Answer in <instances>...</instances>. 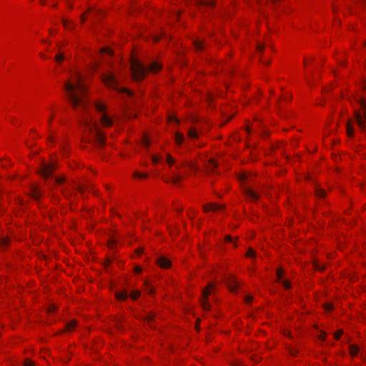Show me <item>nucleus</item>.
<instances>
[{"label": "nucleus", "mask_w": 366, "mask_h": 366, "mask_svg": "<svg viewBox=\"0 0 366 366\" xmlns=\"http://www.w3.org/2000/svg\"><path fill=\"white\" fill-rule=\"evenodd\" d=\"M64 89L69 102L73 109L80 106L86 95V89L81 76L76 74L73 79H69L64 83Z\"/></svg>", "instance_id": "1"}, {"label": "nucleus", "mask_w": 366, "mask_h": 366, "mask_svg": "<svg viewBox=\"0 0 366 366\" xmlns=\"http://www.w3.org/2000/svg\"><path fill=\"white\" fill-rule=\"evenodd\" d=\"M81 142L85 144L92 143L102 147L106 144L107 135L97 124H94L89 127L88 132H84L81 137Z\"/></svg>", "instance_id": "2"}, {"label": "nucleus", "mask_w": 366, "mask_h": 366, "mask_svg": "<svg viewBox=\"0 0 366 366\" xmlns=\"http://www.w3.org/2000/svg\"><path fill=\"white\" fill-rule=\"evenodd\" d=\"M256 52L259 54V61L262 64L266 66L269 65L271 56L274 52V50L268 36H264L262 41L257 43Z\"/></svg>", "instance_id": "3"}, {"label": "nucleus", "mask_w": 366, "mask_h": 366, "mask_svg": "<svg viewBox=\"0 0 366 366\" xmlns=\"http://www.w3.org/2000/svg\"><path fill=\"white\" fill-rule=\"evenodd\" d=\"M129 71L132 81L136 83L142 82L148 74L146 66L137 59H131Z\"/></svg>", "instance_id": "4"}, {"label": "nucleus", "mask_w": 366, "mask_h": 366, "mask_svg": "<svg viewBox=\"0 0 366 366\" xmlns=\"http://www.w3.org/2000/svg\"><path fill=\"white\" fill-rule=\"evenodd\" d=\"M217 283L215 281L209 282L202 290V295L199 298V304L204 311L211 310V305L209 302V297L215 293Z\"/></svg>", "instance_id": "5"}, {"label": "nucleus", "mask_w": 366, "mask_h": 366, "mask_svg": "<svg viewBox=\"0 0 366 366\" xmlns=\"http://www.w3.org/2000/svg\"><path fill=\"white\" fill-rule=\"evenodd\" d=\"M101 81L107 89L112 90L117 89V86L119 85L118 79L112 72L102 73L101 75Z\"/></svg>", "instance_id": "6"}, {"label": "nucleus", "mask_w": 366, "mask_h": 366, "mask_svg": "<svg viewBox=\"0 0 366 366\" xmlns=\"http://www.w3.org/2000/svg\"><path fill=\"white\" fill-rule=\"evenodd\" d=\"M353 117L358 127L362 131H365L366 129V109L355 110Z\"/></svg>", "instance_id": "7"}, {"label": "nucleus", "mask_w": 366, "mask_h": 366, "mask_svg": "<svg viewBox=\"0 0 366 366\" xmlns=\"http://www.w3.org/2000/svg\"><path fill=\"white\" fill-rule=\"evenodd\" d=\"M56 167L57 163L55 162L44 163L39 169V174L44 177V179H48L52 176L56 169Z\"/></svg>", "instance_id": "8"}, {"label": "nucleus", "mask_w": 366, "mask_h": 366, "mask_svg": "<svg viewBox=\"0 0 366 366\" xmlns=\"http://www.w3.org/2000/svg\"><path fill=\"white\" fill-rule=\"evenodd\" d=\"M225 209L226 204L217 202H208L202 206V209L204 213L217 212L220 210H224Z\"/></svg>", "instance_id": "9"}, {"label": "nucleus", "mask_w": 366, "mask_h": 366, "mask_svg": "<svg viewBox=\"0 0 366 366\" xmlns=\"http://www.w3.org/2000/svg\"><path fill=\"white\" fill-rule=\"evenodd\" d=\"M32 199L39 201L43 196L41 187L37 184H31L29 187V192L26 193Z\"/></svg>", "instance_id": "10"}, {"label": "nucleus", "mask_w": 366, "mask_h": 366, "mask_svg": "<svg viewBox=\"0 0 366 366\" xmlns=\"http://www.w3.org/2000/svg\"><path fill=\"white\" fill-rule=\"evenodd\" d=\"M79 325V322L76 319H72L65 324L63 329L60 330L57 335L69 334L74 332Z\"/></svg>", "instance_id": "11"}, {"label": "nucleus", "mask_w": 366, "mask_h": 366, "mask_svg": "<svg viewBox=\"0 0 366 366\" xmlns=\"http://www.w3.org/2000/svg\"><path fill=\"white\" fill-rule=\"evenodd\" d=\"M12 244V238L9 234H0V252H7Z\"/></svg>", "instance_id": "12"}, {"label": "nucleus", "mask_w": 366, "mask_h": 366, "mask_svg": "<svg viewBox=\"0 0 366 366\" xmlns=\"http://www.w3.org/2000/svg\"><path fill=\"white\" fill-rule=\"evenodd\" d=\"M192 46L196 53L203 52L207 49L206 39L196 37L192 41Z\"/></svg>", "instance_id": "13"}, {"label": "nucleus", "mask_w": 366, "mask_h": 366, "mask_svg": "<svg viewBox=\"0 0 366 366\" xmlns=\"http://www.w3.org/2000/svg\"><path fill=\"white\" fill-rule=\"evenodd\" d=\"M155 264L162 269H169L172 267V261L164 256L159 257L155 260Z\"/></svg>", "instance_id": "14"}, {"label": "nucleus", "mask_w": 366, "mask_h": 366, "mask_svg": "<svg viewBox=\"0 0 366 366\" xmlns=\"http://www.w3.org/2000/svg\"><path fill=\"white\" fill-rule=\"evenodd\" d=\"M226 285L229 290L232 292H237L239 282L234 275H229L226 280Z\"/></svg>", "instance_id": "15"}, {"label": "nucleus", "mask_w": 366, "mask_h": 366, "mask_svg": "<svg viewBox=\"0 0 366 366\" xmlns=\"http://www.w3.org/2000/svg\"><path fill=\"white\" fill-rule=\"evenodd\" d=\"M244 195L248 201L252 202H257L260 197V195L251 188H245L244 189Z\"/></svg>", "instance_id": "16"}, {"label": "nucleus", "mask_w": 366, "mask_h": 366, "mask_svg": "<svg viewBox=\"0 0 366 366\" xmlns=\"http://www.w3.org/2000/svg\"><path fill=\"white\" fill-rule=\"evenodd\" d=\"M195 6L199 9V10L202 11L203 7H209V8H214L216 6V1L215 0H197L196 1Z\"/></svg>", "instance_id": "17"}, {"label": "nucleus", "mask_w": 366, "mask_h": 366, "mask_svg": "<svg viewBox=\"0 0 366 366\" xmlns=\"http://www.w3.org/2000/svg\"><path fill=\"white\" fill-rule=\"evenodd\" d=\"M118 239L117 237L116 231H113L112 234L109 235V239L107 242V247L109 249L114 250L117 248Z\"/></svg>", "instance_id": "18"}, {"label": "nucleus", "mask_w": 366, "mask_h": 366, "mask_svg": "<svg viewBox=\"0 0 366 366\" xmlns=\"http://www.w3.org/2000/svg\"><path fill=\"white\" fill-rule=\"evenodd\" d=\"M112 321L113 322L112 326L118 332H123L125 331L126 328L124 320H122V318H119L117 317H114Z\"/></svg>", "instance_id": "19"}, {"label": "nucleus", "mask_w": 366, "mask_h": 366, "mask_svg": "<svg viewBox=\"0 0 366 366\" xmlns=\"http://www.w3.org/2000/svg\"><path fill=\"white\" fill-rule=\"evenodd\" d=\"M218 167V163L214 158H210L205 164H204V169L207 173H213L214 170Z\"/></svg>", "instance_id": "20"}, {"label": "nucleus", "mask_w": 366, "mask_h": 366, "mask_svg": "<svg viewBox=\"0 0 366 366\" xmlns=\"http://www.w3.org/2000/svg\"><path fill=\"white\" fill-rule=\"evenodd\" d=\"M146 68L147 70V73L151 72L155 74L162 70L163 65L157 61H154Z\"/></svg>", "instance_id": "21"}, {"label": "nucleus", "mask_w": 366, "mask_h": 366, "mask_svg": "<svg viewBox=\"0 0 366 366\" xmlns=\"http://www.w3.org/2000/svg\"><path fill=\"white\" fill-rule=\"evenodd\" d=\"M100 124L104 127L110 128L113 126V121L107 113H104L100 119Z\"/></svg>", "instance_id": "22"}, {"label": "nucleus", "mask_w": 366, "mask_h": 366, "mask_svg": "<svg viewBox=\"0 0 366 366\" xmlns=\"http://www.w3.org/2000/svg\"><path fill=\"white\" fill-rule=\"evenodd\" d=\"M335 58L337 63L342 67H345L347 64V59L345 58V54L340 52L335 54Z\"/></svg>", "instance_id": "23"}, {"label": "nucleus", "mask_w": 366, "mask_h": 366, "mask_svg": "<svg viewBox=\"0 0 366 366\" xmlns=\"http://www.w3.org/2000/svg\"><path fill=\"white\" fill-rule=\"evenodd\" d=\"M346 132L347 135L350 138H352L355 136V128L353 126V122L351 119H348L346 123Z\"/></svg>", "instance_id": "24"}, {"label": "nucleus", "mask_w": 366, "mask_h": 366, "mask_svg": "<svg viewBox=\"0 0 366 366\" xmlns=\"http://www.w3.org/2000/svg\"><path fill=\"white\" fill-rule=\"evenodd\" d=\"M360 352V347L356 344H351L348 346V352L351 357L354 358L357 356Z\"/></svg>", "instance_id": "25"}, {"label": "nucleus", "mask_w": 366, "mask_h": 366, "mask_svg": "<svg viewBox=\"0 0 366 366\" xmlns=\"http://www.w3.org/2000/svg\"><path fill=\"white\" fill-rule=\"evenodd\" d=\"M132 178L135 180H145L149 178V174L147 172L134 171L132 174Z\"/></svg>", "instance_id": "26"}, {"label": "nucleus", "mask_w": 366, "mask_h": 366, "mask_svg": "<svg viewBox=\"0 0 366 366\" xmlns=\"http://www.w3.org/2000/svg\"><path fill=\"white\" fill-rule=\"evenodd\" d=\"M14 203L16 205L19 206L23 211L28 208V202H25L21 197H16L14 199Z\"/></svg>", "instance_id": "27"}, {"label": "nucleus", "mask_w": 366, "mask_h": 366, "mask_svg": "<svg viewBox=\"0 0 366 366\" xmlns=\"http://www.w3.org/2000/svg\"><path fill=\"white\" fill-rule=\"evenodd\" d=\"M315 194L317 198L325 199L327 197V192L325 189L316 185L315 187Z\"/></svg>", "instance_id": "28"}, {"label": "nucleus", "mask_w": 366, "mask_h": 366, "mask_svg": "<svg viewBox=\"0 0 366 366\" xmlns=\"http://www.w3.org/2000/svg\"><path fill=\"white\" fill-rule=\"evenodd\" d=\"M117 258V252L114 251L112 254V257L109 256H106L105 261L103 263V267L104 269H107L109 267H110L113 262V259Z\"/></svg>", "instance_id": "29"}, {"label": "nucleus", "mask_w": 366, "mask_h": 366, "mask_svg": "<svg viewBox=\"0 0 366 366\" xmlns=\"http://www.w3.org/2000/svg\"><path fill=\"white\" fill-rule=\"evenodd\" d=\"M155 317L156 315L154 312H150L147 315L144 319L147 321V325L151 328L154 327V322L155 320Z\"/></svg>", "instance_id": "30"}, {"label": "nucleus", "mask_w": 366, "mask_h": 366, "mask_svg": "<svg viewBox=\"0 0 366 366\" xmlns=\"http://www.w3.org/2000/svg\"><path fill=\"white\" fill-rule=\"evenodd\" d=\"M12 165L11 160L8 157L0 158V167L4 169H8Z\"/></svg>", "instance_id": "31"}, {"label": "nucleus", "mask_w": 366, "mask_h": 366, "mask_svg": "<svg viewBox=\"0 0 366 366\" xmlns=\"http://www.w3.org/2000/svg\"><path fill=\"white\" fill-rule=\"evenodd\" d=\"M94 107L97 112L106 113L107 105L102 101L97 100L95 102Z\"/></svg>", "instance_id": "32"}, {"label": "nucleus", "mask_w": 366, "mask_h": 366, "mask_svg": "<svg viewBox=\"0 0 366 366\" xmlns=\"http://www.w3.org/2000/svg\"><path fill=\"white\" fill-rule=\"evenodd\" d=\"M285 274V271L282 267H279L276 269L275 282H280Z\"/></svg>", "instance_id": "33"}, {"label": "nucleus", "mask_w": 366, "mask_h": 366, "mask_svg": "<svg viewBox=\"0 0 366 366\" xmlns=\"http://www.w3.org/2000/svg\"><path fill=\"white\" fill-rule=\"evenodd\" d=\"M230 144H237L241 142V134L239 132H234L229 139Z\"/></svg>", "instance_id": "34"}, {"label": "nucleus", "mask_w": 366, "mask_h": 366, "mask_svg": "<svg viewBox=\"0 0 366 366\" xmlns=\"http://www.w3.org/2000/svg\"><path fill=\"white\" fill-rule=\"evenodd\" d=\"M184 142V136L183 133L177 132L174 134V142L177 146H180Z\"/></svg>", "instance_id": "35"}, {"label": "nucleus", "mask_w": 366, "mask_h": 366, "mask_svg": "<svg viewBox=\"0 0 366 366\" xmlns=\"http://www.w3.org/2000/svg\"><path fill=\"white\" fill-rule=\"evenodd\" d=\"M127 297H128V294H127V290H121L120 292L115 293V298L118 301H121V302L125 301L127 299Z\"/></svg>", "instance_id": "36"}, {"label": "nucleus", "mask_w": 366, "mask_h": 366, "mask_svg": "<svg viewBox=\"0 0 366 366\" xmlns=\"http://www.w3.org/2000/svg\"><path fill=\"white\" fill-rule=\"evenodd\" d=\"M287 350L289 352L290 355L292 357H296L298 356L300 350L296 346L292 345H286Z\"/></svg>", "instance_id": "37"}, {"label": "nucleus", "mask_w": 366, "mask_h": 366, "mask_svg": "<svg viewBox=\"0 0 366 366\" xmlns=\"http://www.w3.org/2000/svg\"><path fill=\"white\" fill-rule=\"evenodd\" d=\"M312 266L315 269L320 272H324L326 269V265H321L317 259H314L312 260Z\"/></svg>", "instance_id": "38"}, {"label": "nucleus", "mask_w": 366, "mask_h": 366, "mask_svg": "<svg viewBox=\"0 0 366 366\" xmlns=\"http://www.w3.org/2000/svg\"><path fill=\"white\" fill-rule=\"evenodd\" d=\"M114 90L117 91L118 93H120V94L125 93L129 97H133L134 94L133 91H132L131 89H128L127 87H120V88H119L117 86V89H115Z\"/></svg>", "instance_id": "39"}, {"label": "nucleus", "mask_w": 366, "mask_h": 366, "mask_svg": "<svg viewBox=\"0 0 366 366\" xmlns=\"http://www.w3.org/2000/svg\"><path fill=\"white\" fill-rule=\"evenodd\" d=\"M187 135L190 139H198L199 138V134L195 127H190L187 131Z\"/></svg>", "instance_id": "40"}, {"label": "nucleus", "mask_w": 366, "mask_h": 366, "mask_svg": "<svg viewBox=\"0 0 366 366\" xmlns=\"http://www.w3.org/2000/svg\"><path fill=\"white\" fill-rule=\"evenodd\" d=\"M144 285L145 287V290L149 295H153L155 294V292H156L155 289L153 287L152 285H151V284L149 283V282L148 280H145L144 282Z\"/></svg>", "instance_id": "41"}, {"label": "nucleus", "mask_w": 366, "mask_h": 366, "mask_svg": "<svg viewBox=\"0 0 366 366\" xmlns=\"http://www.w3.org/2000/svg\"><path fill=\"white\" fill-rule=\"evenodd\" d=\"M141 142L142 145L147 149H148L151 145V141L149 139V137L145 133L142 135Z\"/></svg>", "instance_id": "42"}, {"label": "nucleus", "mask_w": 366, "mask_h": 366, "mask_svg": "<svg viewBox=\"0 0 366 366\" xmlns=\"http://www.w3.org/2000/svg\"><path fill=\"white\" fill-rule=\"evenodd\" d=\"M224 242L225 243H229V242H234V247H237V240H238V237H236L234 238H234L232 236H231L230 234H227L224 237Z\"/></svg>", "instance_id": "43"}, {"label": "nucleus", "mask_w": 366, "mask_h": 366, "mask_svg": "<svg viewBox=\"0 0 366 366\" xmlns=\"http://www.w3.org/2000/svg\"><path fill=\"white\" fill-rule=\"evenodd\" d=\"M62 24L64 27L67 30H72L74 28V24L71 21L63 19Z\"/></svg>", "instance_id": "44"}, {"label": "nucleus", "mask_w": 366, "mask_h": 366, "mask_svg": "<svg viewBox=\"0 0 366 366\" xmlns=\"http://www.w3.org/2000/svg\"><path fill=\"white\" fill-rule=\"evenodd\" d=\"M99 53L101 54H107L109 56H113L114 51L113 50L109 47V46H104L99 49Z\"/></svg>", "instance_id": "45"}, {"label": "nucleus", "mask_w": 366, "mask_h": 366, "mask_svg": "<svg viewBox=\"0 0 366 366\" xmlns=\"http://www.w3.org/2000/svg\"><path fill=\"white\" fill-rule=\"evenodd\" d=\"M92 8H89L88 9H86L81 16H80V23L81 24H84L85 23V21L87 20L88 19V15L92 11Z\"/></svg>", "instance_id": "46"}, {"label": "nucleus", "mask_w": 366, "mask_h": 366, "mask_svg": "<svg viewBox=\"0 0 366 366\" xmlns=\"http://www.w3.org/2000/svg\"><path fill=\"white\" fill-rule=\"evenodd\" d=\"M66 177L64 175H59L55 177V184L56 186L62 185L66 182Z\"/></svg>", "instance_id": "47"}, {"label": "nucleus", "mask_w": 366, "mask_h": 366, "mask_svg": "<svg viewBox=\"0 0 366 366\" xmlns=\"http://www.w3.org/2000/svg\"><path fill=\"white\" fill-rule=\"evenodd\" d=\"M141 292L139 290H133L129 294L130 298L134 301L137 300L139 298Z\"/></svg>", "instance_id": "48"}, {"label": "nucleus", "mask_w": 366, "mask_h": 366, "mask_svg": "<svg viewBox=\"0 0 366 366\" xmlns=\"http://www.w3.org/2000/svg\"><path fill=\"white\" fill-rule=\"evenodd\" d=\"M256 251L253 248L249 247L245 253V257L253 258L256 257Z\"/></svg>", "instance_id": "49"}, {"label": "nucleus", "mask_w": 366, "mask_h": 366, "mask_svg": "<svg viewBox=\"0 0 366 366\" xmlns=\"http://www.w3.org/2000/svg\"><path fill=\"white\" fill-rule=\"evenodd\" d=\"M162 161V157L159 154L152 156V163L154 166L157 165Z\"/></svg>", "instance_id": "50"}, {"label": "nucleus", "mask_w": 366, "mask_h": 366, "mask_svg": "<svg viewBox=\"0 0 366 366\" xmlns=\"http://www.w3.org/2000/svg\"><path fill=\"white\" fill-rule=\"evenodd\" d=\"M166 162L170 167L174 164L175 159L172 157L170 153H167L166 154Z\"/></svg>", "instance_id": "51"}, {"label": "nucleus", "mask_w": 366, "mask_h": 366, "mask_svg": "<svg viewBox=\"0 0 366 366\" xmlns=\"http://www.w3.org/2000/svg\"><path fill=\"white\" fill-rule=\"evenodd\" d=\"M323 309L327 312H331L334 309L333 304L332 302H325L322 305Z\"/></svg>", "instance_id": "52"}, {"label": "nucleus", "mask_w": 366, "mask_h": 366, "mask_svg": "<svg viewBox=\"0 0 366 366\" xmlns=\"http://www.w3.org/2000/svg\"><path fill=\"white\" fill-rule=\"evenodd\" d=\"M284 290H289L292 288V283L289 280H285L282 282Z\"/></svg>", "instance_id": "53"}, {"label": "nucleus", "mask_w": 366, "mask_h": 366, "mask_svg": "<svg viewBox=\"0 0 366 366\" xmlns=\"http://www.w3.org/2000/svg\"><path fill=\"white\" fill-rule=\"evenodd\" d=\"M344 333V331L342 329H339L336 330L334 333V339L335 340H339L342 337V335Z\"/></svg>", "instance_id": "54"}, {"label": "nucleus", "mask_w": 366, "mask_h": 366, "mask_svg": "<svg viewBox=\"0 0 366 366\" xmlns=\"http://www.w3.org/2000/svg\"><path fill=\"white\" fill-rule=\"evenodd\" d=\"M55 137L54 136L50 134L46 140L47 146L49 147H53L55 144Z\"/></svg>", "instance_id": "55"}, {"label": "nucleus", "mask_w": 366, "mask_h": 366, "mask_svg": "<svg viewBox=\"0 0 366 366\" xmlns=\"http://www.w3.org/2000/svg\"><path fill=\"white\" fill-rule=\"evenodd\" d=\"M167 121L169 122H174L177 124H180V120L175 115H169L167 117Z\"/></svg>", "instance_id": "56"}, {"label": "nucleus", "mask_w": 366, "mask_h": 366, "mask_svg": "<svg viewBox=\"0 0 366 366\" xmlns=\"http://www.w3.org/2000/svg\"><path fill=\"white\" fill-rule=\"evenodd\" d=\"M314 59L312 57L305 58L303 65L305 68H307L312 64Z\"/></svg>", "instance_id": "57"}, {"label": "nucleus", "mask_w": 366, "mask_h": 366, "mask_svg": "<svg viewBox=\"0 0 366 366\" xmlns=\"http://www.w3.org/2000/svg\"><path fill=\"white\" fill-rule=\"evenodd\" d=\"M54 59L58 63H61L64 60V53H58L55 55Z\"/></svg>", "instance_id": "58"}, {"label": "nucleus", "mask_w": 366, "mask_h": 366, "mask_svg": "<svg viewBox=\"0 0 366 366\" xmlns=\"http://www.w3.org/2000/svg\"><path fill=\"white\" fill-rule=\"evenodd\" d=\"M286 145V143L283 141H280L277 142L275 144H274L272 147V150L277 149L281 147H285Z\"/></svg>", "instance_id": "59"}, {"label": "nucleus", "mask_w": 366, "mask_h": 366, "mask_svg": "<svg viewBox=\"0 0 366 366\" xmlns=\"http://www.w3.org/2000/svg\"><path fill=\"white\" fill-rule=\"evenodd\" d=\"M327 332L324 330H321L320 334L317 336V338L320 340L325 342L327 339Z\"/></svg>", "instance_id": "60"}, {"label": "nucleus", "mask_w": 366, "mask_h": 366, "mask_svg": "<svg viewBox=\"0 0 366 366\" xmlns=\"http://www.w3.org/2000/svg\"><path fill=\"white\" fill-rule=\"evenodd\" d=\"M282 334L284 335V336H286V337H288L290 340H293L294 337L292 335V332L290 330L288 329H283L282 330Z\"/></svg>", "instance_id": "61"}, {"label": "nucleus", "mask_w": 366, "mask_h": 366, "mask_svg": "<svg viewBox=\"0 0 366 366\" xmlns=\"http://www.w3.org/2000/svg\"><path fill=\"white\" fill-rule=\"evenodd\" d=\"M24 366H36V363L30 358H26L24 362Z\"/></svg>", "instance_id": "62"}, {"label": "nucleus", "mask_w": 366, "mask_h": 366, "mask_svg": "<svg viewBox=\"0 0 366 366\" xmlns=\"http://www.w3.org/2000/svg\"><path fill=\"white\" fill-rule=\"evenodd\" d=\"M357 103L360 106L361 109H366V99H365L364 98L361 97L357 101Z\"/></svg>", "instance_id": "63"}, {"label": "nucleus", "mask_w": 366, "mask_h": 366, "mask_svg": "<svg viewBox=\"0 0 366 366\" xmlns=\"http://www.w3.org/2000/svg\"><path fill=\"white\" fill-rule=\"evenodd\" d=\"M231 366H244L243 362L239 360H234L230 362Z\"/></svg>", "instance_id": "64"}]
</instances>
